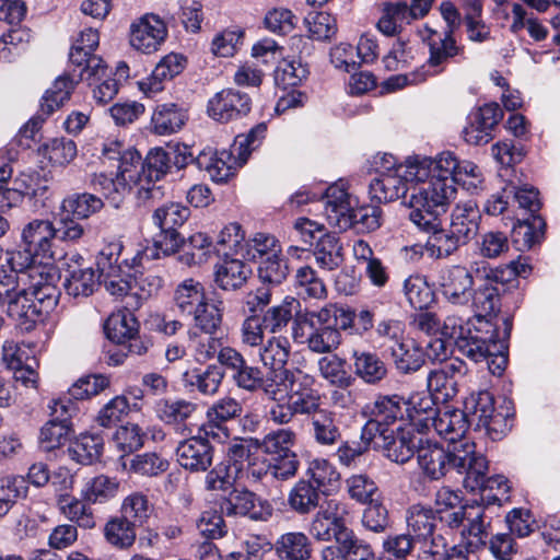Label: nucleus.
Here are the masks:
<instances>
[{"label": "nucleus", "instance_id": "9", "mask_svg": "<svg viewBox=\"0 0 560 560\" xmlns=\"http://www.w3.org/2000/svg\"><path fill=\"white\" fill-rule=\"evenodd\" d=\"M468 369L466 363L458 359H452L429 372L427 377L428 389L436 399L448 401L458 393L460 381Z\"/></svg>", "mask_w": 560, "mask_h": 560}, {"label": "nucleus", "instance_id": "62", "mask_svg": "<svg viewBox=\"0 0 560 560\" xmlns=\"http://www.w3.org/2000/svg\"><path fill=\"white\" fill-rule=\"evenodd\" d=\"M404 293L409 304L418 310L429 307L434 301V292L427 280L419 275L408 277L404 282Z\"/></svg>", "mask_w": 560, "mask_h": 560}, {"label": "nucleus", "instance_id": "15", "mask_svg": "<svg viewBox=\"0 0 560 560\" xmlns=\"http://www.w3.org/2000/svg\"><path fill=\"white\" fill-rule=\"evenodd\" d=\"M436 513L440 520L450 528H459L465 521H469L477 511L472 506H479L478 500H463L457 492H436Z\"/></svg>", "mask_w": 560, "mask_h": 560}, {"label": "nucleus", "instance_id": "61", "mask_svg": "<svg viewBox=\"0 0 560 560\" xmlns=\"http://www.w3.org/2000/svg\"><path fill=\"white\" fill-rule=\"evenodd\" d=\"M160 235L155 241V248H147L143 252H138V254L132 258V264L130 268H136L139 266L143 258L153 259L158 258V249H161L164 255H170L175 253L182 245H184V240L180 237V234L177 232V228H173V230H160Z\"/></svg>", "mask_w": 560, "mask_h": 560}, {"label": "nucleus", "instance_id": "40", "mask_svg": "<svg viewBox=\"0 0 560 560\" xmlns=\"http://www.w3.org/2000/svg\"><path fill=\"white\" fill-rule=\"evenodd\" d=\"M275 551L280 560H308L312 556L311 540L301 532L285 533L276 540Z\"/></svg>", "mask_w": 560, "mask_h": 560}, {"label": "nucleus", "instance_id": "52", "mask_svg": "<svg viewBox=\"0 0 560 560\" xmlns=\"http://www.w3.org/2000/svg\"><path fill=\"white\" fill-rule=\"evenodd\" d=\"M352 358L355 374L365 383L376 384L386 376L387 368L376 353L354 350Z\"/></svg>", "mask_w": 560, "mask_h": 560}, {"label": "nucleus", "instance_id": "26", "mask_svg": "<svg viewBox=\"0 0 560 560\" xmlns=\"http://www.w3.org/2000/svg\"><path fill=\"white\" fill-rule=\"evenodd\" d=\"M464 411L470 423L483 427L488 431H495V423L500 422L501 415L494 412L493 397L487 390L471 394L464 400Z\"/></svg>", "mask_w": 560, "mask_h": 560}, {"label": "nucleus", "instance_id": "6", "mask_svg": "<svg viewBox=\"0 0 560 560\" xmlns=\"http://www.w3.org/2000/svg\"><path fill=\"white\" fill-rule=\"evenodd\" d=\"M409 219L429 235L424 245L427 254L433 259H446L467 243L450 226H442L438 217L421 215L419 212L409 214Z\"/></svg>", "mask_w": 560, "mask_h": 560}, {"label": "nucleus", "instance_id": "30", "mask_svg": "<svg viewBox=\"0 0 560 560\" xmlns=\"http://www.w3.org/2000/svg\"><path fill=\"white\" fill-rule=\"evenodd\" d=\"M96 494L97 492H81V497L77 498L66 492L58 500L59 510L67 518L78 523L79 526L92 528L94 520L90 505L96 500Z\"/></svg>", "mask_w": 560, "mask_h": 560}, {"label": "nucleus", "instance_id": "23", "mask_svg": "<svg viewBox=\"0 0 560 560\" xmlns=\"http://www.w3.org/2000/svg\"><path fill=\"white\" fill-rule=\"evenodd\" d=\"M177 460L186 469L205 471L212 464V446L206 438L192 436L179 443Z\"/></svg>", "mask_w": 560, "mask_h": 560}, {"label": "nucleus", "instance_id": "27", "mask_svg": "<svg viewBox=\"0 0 560 560\" xmlns=\"http://www.w3.org/2000/svg\"><path fill=\"white\" fill-rule=\"evenodd\" d=\"M186 66V58L179 54H168L153 69L151 75L139 82L140 90L152 96L163 90V83L179 74Z\"/></svg>", "mask_w": 560, "mask_h": 560}, {"label": "nucleus", "instance_id": "4", "mask_svg": "<svg viewBox=\"0 0 560 560\" xmlns=\"http://www.w3.org/2000/svg\"><path fill=\"white\" fill-rule=\"evenodd\" d=\"M121 248L120 243L105 246L97 256L96 266L106 290L114 296L124 298L125 307H129L127 302L135 303L138 291H135L133 276L126 273L119 261Z\"/></svg>", "mask_w": 560, "mask_h": 560}, {"label": "nucleus", "instance_id": "55", "mask_svg": "<svg viewBox=\"0 0 560 560\" xmlns=\"http://www.w3.org/2000/svg\"><path fill=\"white\" fill-rule=\"evenodd\" d=\"M294 289L302 299H325L327 289L317 272L310 266L300 267L294 276Z\"/></svg>", "mask_w": 560, "mask_h": 560}, {"label": "nucleus", "instance_id": "44", "mask_svg": "<svg viewBox=\"0 0 560 560\" xmlns=\"http://www.w3.org/2000/svg\"><path fill=\"white\" fill-rule=\"evenodd\" d=\"M407 526L409 535L412 536L415 541L424 540L434 535L435 530V514L430 506L423 504H413L407 510L406 514Z\"/></svg>", "mask_w": 560, "mask_h": 560}, {"label": "nucleus", "instance_id": "10", "mask_svg": "<svg viewBox=\"0 0 560 560\" xmlns=\"http://www.w3.org/2000/svg\"><path fill=\"white\" fill-rule=\"evenodd\" d=\"M466 443L472 442L464 441L459 444H454L453 447H448L445 451L438 443L431 442L429 439L418 438L417 455L420 468L432 480L443 477L450 467H454L457 470L453 453L456 447L462 448V445Z\"/></svg>", "mask_w": 560, "mask_h": 560}, {"label": "nucleus", "instance_id": "56", "mask_svg": "<svg viewBox=\"0 0 560 560\" xmlns=\"http://www.w3.org/2000/svg\"><path fill=\"white\" fill-rule=\"evenodd\" d=\"M136 524L125 517L110 518L104 527V536L112 546L119 549L131 547L136 540Z\"/></svg>", "mask_w": 560, "mask_h": 560}, {"label": "nucleus", "instance_id": "64", "mask_svg": "<svg viewBox=\"0 0 560 560\" xmlns=\"http://www.w3.org/2000/svg\"><path fill=\"white\" fill-rule=\"evenodd\" d=\"M415 542L419 545L418 560H456L452 555L453 546L448 547L442 535H434Z\"/></svg>", "mask_w": 560, "mask_h": 560}, {"label": "nucleus", "instance_id": "33", "mask_svg": "<svg viewBox=\"0 0 560 560\" xmlns=\"http://www.w3.org/2000/svg\"><path fill=\"white\" fill-rule=\"evenodd\" d=\"M302 329L299 341L305 343L307 349L314 353H331L341 343V334L337 329L314 327L313 324L312 326H302ZM294 338L299 339L298 332L294 334Z\"/></svg>", "mask_w": 560, "mask_h": 560}, {"label": "nucleus", "instance_id": "63", "mask_svg": "<svg viewBox=\"0 0 560 560\" xmlns=\"http://www.w3.org/2000/svg\"><path fill=\"white\" fill-rule=\"evenodd\" d=\"M190 215V210L178 203L168 202L159 207L153 213V222L160 230H173L182 226Z\"/></svg>", "mask_w": 560, "mask_h": 560}, {"label": "nucleus", "instance_id": "54", "mask_svg": "<svg viewBox=\"0 0 560 560\" xmlns=\"http://www.w3.org/2000/svg\"><path fill=\"white\" fill-rule=\"evenodd\" d=\"M298 306L300 302L296 299L287 296L280 304L269 307L261 317L266 331L278 334L284 330Z\"/></svg>", "mask_w": 560, "mask_h": 560}, {"label": "nucleus", "instance_id": "34", "mask_svg": "<svg viewBox=\"0 0 560 560\" xmlns=\"http://www.w3.org/2000/svg\"><path fill=\"white\" fill-rule=\"evenodd\" d=\"M195 163L199 170L206 171L217 183L226 182L235 173L234 159L225 150L215 153L201 151L195 159Z\"/></svg>", "mask_w": 560, "mask_h": 560}, {"label": "nucleus", "instance_id": "35", "mask_svg": "<svg viewBox=\"0 0 560 560\" xmlns=\"http://www.w3.org/2000/svg\"><path fill=\"white\" fill-rule=\"evenodd\" d=\"M224 380V371L217 364H209L206 369H192L183 374L186 387L198 390L202 395L213 396Z\"/></svg>", "mask_w": 560, "mask_h": 560}, {"label": "nucleus", "instance_id": "60", "mask_svg": "<svg viewBox=\"0 0 560 560\" xmlns=\"http://www.w3.org/2000/svg\"><path fill=\"white\" fill-rule=\"evenodd\" d=\"M184 254L182 260L187 265H201L207 261L213 250L220 253L221 248H217L205 233H195L186 242H184Z\"/></svg>", "mask_w": 560, "mask_h": 560}, {"label": "nucleus", "instance_id": "47", "mask_svg": "<svg viewBox=\"0 0 560 560\" xmlns=\"http://www.w3.org/2000/svg\"><path fill=\"white\" fill-rule=\"evenodd\" d=\"M103 207L102 198L90 192H74L63 198L60 210L78 220H85L100 212Z\"/></svg>", "mask_w": 560, "mask_h": 560}, {"label": "nucleus", "instance_id": "45", "mask_svg": "<svg viewBox=\"0 0 560 560\" xmlns=\"http://www.w3.org/2000/svg\"><path fill=\"white\" fill-rule=\"evenodd\" d=\"M130 310L131 307H125L107 318L104 329L107 338L112 341L124 343L137 335L139 324Z\"/></svg>", "mask_w": 560, "mask_h": 560}, {"label": "nucleus", "instance_id": "59", "mask_svg": "<svg viewBox=\"0 0 560 560\" xmlns=\"http://www.w3.org/2000/svg\"><path fill=\"white\" fill-rule=\"evenodd\" d=\"M373 420L382 427L388 428L404 416V399L397 395L381 396L374 401L372 411Z\"/></svg>", "mask_w": 560, "mask_h": 560}, {"label": "nucleus", "instance_id": "48", "mask_svg": "<svg viewBox=\"0 0 560 560\" xmlns=\"http://www.w3.org/2000/svg\"><path fill=\"white\" fill-rule=\"evenodd\" d=\"M104 440L97 433H82L69 446V456L77 463L91 465L100 459Z\"/></svg>", "mask_w": 560, "mask_h": 560}, {"label": "nucleus", "instance_id": "53", "mask_svg": "<svg viewBox=\"0 0 560 560\" xmlns=\"http://www.w3.org/2000/svg\"><path fill=\"white\" fill-rule=\"evenodd\" d=\"M545 222L538 215L530 220L518 221L512 230V242L518 250H528L539 243L544 234Z\"/></svg>", "mask_w": 560, "mask_h": 560}, {"label": "nucleus", "instance_id": "21", "mask_svg": "<svg viewBox=\"0 0 560 560\" xmlns=\"http://www.w3.org/2000/svg\"><path fill=\"white\" fill-rule=\"evenodd\" d=\"M315 378L301 370H296L294 381L289 389L288 399L300 411V415H312L320 408V395L314 387Z\"/></svg>", "mask_w": 560, "mask_h": 560}, {"label": "nucleus", "instance_id": "43", "mask_svg": "<svg viewBox=\"0 0 560 560\" xmlns=\"http://www.w3.org/2000/svg\"><path fill=\"white\" fill-rule=\"evenodd\" d=\"M290 354L291 343L283 336H272L258 348L259 361L269 370L287 369Z\"/></svg>", "mask_w": 560, "mask_h": 560}, {"label": "nucleus", "instance_id": "32", "mask_svg": "<svg viewBox=\"0 0 560 560\" xmlns=\"http://www.w3.org/2000/svg\"><path fill=\"white\" fill-rule=\"evenodd\" d=\"M74 257L78 267L72 268L68 266L63 287L69 295L86 298L94 292L101 279L96 277L95 271L91 267H82L80 264L82 257L80 255Z\"/></svg>", "mask_w": 560, "mask_h": 560}, {"label": "nucleus", "instance_id": "49", "mask_svg": "<svg viewBox=\"0 0 560 560\" xmlns=\"http://www.w3.org/2000/svg\"><path fill=\"white\" fill-rule=\"evenodd\" d=\"M207 301L201 282L191 278L182 281L174 292V302L180 313L190 315Z\"/></svg>", "mask_w": 560, "mask_h": 560}, {"label": "nucleus", "instance_id": "2", "mask_svg": "<svg viewBox=\"0 0 560 560\" xmlns=\"http://www.w3.org/2000/svg\"><path fill=\"white\" fill-rule=\"evenodd\" d=\"M472 329L467 330L465 339L458 341L457 349L466 358L478 363L488 360L491 354L508 351L506 339L512 327L509 318L504 319L505 329L502 336L497 325L490 319H480L479 324H472Z\"/></svg>", "mask_w": 560, "mask_h": 560}, {"label": "nucleus", "instance_id": "51", "mask_svg": "<svg viewBox=\"0 0 560 560\" xmlns=\"http://www.w3.org/2000/svg\"><path fill=\"white\" fill-rule=\"evenodd\" d=\"M250 273V267L244 261L225 258L215 271V282L223 290H235L246 282Z\"/></svg>", "mask_w": 560, "mask_h": 560}, {"label": "nucleus", "instance_id": "1", "mask_svg": "<svg viewBox=\"0 0 560 560\" xmlns=\"http://www.w3.org/2000/svg\"><path fill=\"white\" fill-rule=\"evenodd\" d=\"M5 305L8 315L28 330L37 322L44 320L57 305L56 289L48 283L35 284L30 288L20 285L5 300Z\"/></svg>", "mask_w": 560, "mask_h": 560}, {"label": "nucleus", "instance_id": "25", "mask_svg": "<svg viewBox=\"0 0 560 560\" xmlns=\"http://www.w3.org/2000/svg\"><path fill=\"white\" fill-rule=\"evenodd\" d=\"M470 420L464 410H445L439 412L432 419L431 427L444 440L450 442V447L464 441H469L465 434L469 428Z\"/></svg>", "mask_w": 560, "mask_h": 560}, {"label": "nucleus", "instance_id": "3", "mask_svg": "<svg viewBox=\"0 0 560 560\" xmlns=\"http://www.w3.org/2000/svg\"><path fill=\"white\" fill-rule=\"evenodd\" d=\"M475 443H466L462 448L456 447L454 463L459 474H465L463 483L465 490H494L504 488L511 490L509 479L503 475H494L486 478L488 460L481 454H477Z\"/></svg>", "mask_w": 560, "mask_h": 560}, {"label": "nucleus", "instance_id": "42", "mask_svg": "<svg viewBox=\"0 0 560 560\" xmlns=\"http://www.w3.org/2000/svg\"><path fill=\"white\" fill-rule=\"evenodd\" d=\"M470 302L476 311L472 324H479L480 319H490L500 310V293L497 285L485 280V283L476 290L472 289Z\"/></svg>", "mask_w": 560, "mask_h": 560}, {"label": "nucleus", "instance_id": "36", "mask_svg": "<svg viewBox=\"0 0 560 560\" xmlns=\"http://www.w3.org/2000/svg\"><path fill=\"white\" fill-rule=\"evenodd\" d=\"M313 246V255L320 269L331 271L342 264L343 248L335 233L320 234Z\"/></svg>", "mask_w": 560, "mask_h": 560}, {"label": "nucleus", "instance_id": "24", "mask_svg": "<svg viewBox=\"0 0 560 560\" xmlns=\"http://www.w3.org/2000/svg\"><path fill=\"white\" fill-rule=\"evenodd\" d=\"M418 438L401 428L396 431L388 429L386 436L381 438L382 443L378 442L380 451L392 462L404 464L413 456Z\"/></svg>", "mask_w": 560, "mask_h": 560}, {"label": "nucleus", "instance_id": "28", "mask_svg": "<svg viewBox=\"0 0 560 560\" xmlns=\"http://www.w3.org/2000/svg\"><path fill=\"white\" fill-rule=\"evenodd\" d=\"M481 212L472 200L457 203L451 212L448 226L467 244L474 240L480 228Z\"/></svg>", "mask_w": 560, "mask_h": 560}, {"label": "nucleus", "instance_id": "17", "mask_svg": "<svg viewBox=\"0 0 560 560\" xmlns=\"http://www.w3.org/2000/svg\"><path fill=\"white\" fill-rule=\"evenodd\" d=\"M324 214L331 226L341 231L352 228L350 195L339 185H331L322 198Z\"/></svg>", "mask_w": 560, "mask_h": 560}, {"label": "nucleus", "instance_id": "57", "mask_svg": "<svg viewBox=\"0 0 560 560\" xmlns=\"http://www.w3.org/2000/svg\"><path fill=\"white\" fill-rule=\"evenodd\" d=\"M197 405L186 399H161L156 402L158 417L168 424L182 423L196 412Z\"/></svg>", "mask_w": 560, "mask_h": 560}, {"label": "nucleus", "instance_id": "29", "mask_svg": "<svg viewBox=\"0 0 560 560\" xmlns=\"http://www.w3.org/2000/svg\"><path fill=\"white\" fill-rule=\"evenodd\" d=\"M407 191L408 186H406L397 168H395L394 173L380 172L369 185L370 198L377 203L395 201L400 197H405Z\"/></svg>", "mask_w": 560, "mask_h": 560}, {"label": "nucleus", "instance_id": "31", "mask_svg": "<svg viewBox=\"0 0 560 560\" xmlns=\"http://www.w3.org/2000/svg\"><path fill=\"white\" fill-rule=\"evenodd\" d=\"M243 476L248 487L260 483L264 487L277 488L276 481L293 477V464L287 462L283 466H278L275 463H253L246 470L243 469Z\"/></svg>", "mask_w": 560, "mask_h": 560}, {"label": "nucleus", "instance_id": "58", "mask_svg": "<svg viewBox=\"0 0 560 560\" xmlns=\"http://www.w3.org/2000/svg\"><path fill=\"white\" fill-rule=\"evenodd\" d=\"M404 407L410 421L425 429H429L436 416L431 394H415L408 401H404Z\"/></svg>", "mask_w": 560, "mask_h": 560}, {"label": "nucleus", "instance_id": "11", "mask_svg": "<svg viewBox=\"0 0 560 560\" xmlns=\"http://www.w3.org/2000/svg\"><path fill=\"white\" fill-rule=\"evenodd\" d=\"M209 116L219 122L237 120L252 109V98L247 93L229 88L215 93L208 101Z\"/></svg>", "mask_w": 560, "mask_h": 560}, {"label": "nucleus", "instance_id": "38", "mask_svg": "<svg viewBox=\"0 0 560 560\" xmlns=\"http://www.w3.org/2000/svg\"><path fill=\"white\" fill-rule=\"evenodd\" d=\"M295 372L296 370L276 369L265 375L260 371V381L256 392L261 390L267 398L273 401L284 400L289 389H292L291 384L294 381Z\"/></svg>", "mask_w": 560, "mask_h": 560}, {"label": "nucleus", "instance_id": "37", "mask_svg": "<svg viewBox=\"0 0 560 560\" xmlns=\"http://www.w3.org/2000/svg\"><path fill=\"white\" fill-rule=\"evenodd\" d=\"M186 118L185 110L175 103L159 104L151 117V128L159 136L172 135L182 129Z\"/></svg>", "mask_w": 560, "mask_h": 560}, {"label": "nucleus", "instance_id": "5", "mask_svg": "<svg viewBox=\"0 0 560 560\" xmlns=\"http://www.w3.org/2000/svg\"><path fill=\"white\" fill-rule=\"evenodd\" d=\"M177 167H183L186 164V156L179 160L178 155L174 152H167L162 148H154L149 151L144 161L141 164V179L140 187L136 190V196L140 202L160 199L163 196L161 186L156 185L170 171L173 162Z\"/></svg>", "mask_w": 560, "mask_h": 560}, {"label": "nucleus", "instance_id": "20", "mask_svg": "<svg viewBox=\"0 0 560 560\" xmlns=\"http://www.w3.org/2000/svg\"><path fill=\"white\" fill-rule=\"evenodd\" d=\"M345 513L338 501L325 498L311 525L313 537L322 541L331 540L337 530L345 525Z\"/></svg>", "mask_w": 560, "mask_h": 560}, {"label": "nucleus", "instance_id": "8", "mask_svg": "<svg viewBox=\"0 0 560 560\" xmlns=\"http://www.w3.org/2000/svg\"><path fill=\"white\" fill-rule=\"evenodd\" d=\"M100 43V36L96 30L86 28L81 32L80 37L72 46L69 54L70 67H79L80 77L88 73L89 77H95L101 80L107 73V66L104 60L93 54Z\"/></svg>", "mask_w": 560, "mask_h": 560}, {"label": "nucleus", "instance_id": "22", "mask_svg": "<svg viewBox=\"0 0 560 560\" xmlns=\"http://www.w3.org/2000/svg\"><path fill=\"white\" fill-rule=\"evenodd\" d=\"M296 434L291 429H279L268 433L260 443L264 453L272 456L276 465L293 464V476L298 470V458L291 450L295 443Z\"/></svg>", "mask_w": 560, "mask_h": 560}, {"label": "nucleus", "instance_id": "12", "mask_svg": "<svg viewBox=\"0 0 560 560\" xmlns=\"http://www.w3.org/2000/svg\"><path fill=\"white\" fill-rule=\"evenodd\" d=\"M438 284L442 296L453 305H467L471 300L474 277L465 266L452 265L443 268Z\"/></svg>", "mask_w": 560, "mask_h": 560}, {"label": "nucleus", "instance_id": "13", "mask_svg": "<svg viewBox=\"0 0 560 560\" xmlns=\"http://www.w3.org/2000/svg\"><path fill=\"white\" fill-rule=\"evenodd\" d=\"M167 37V26L156 14L147 13L130 27L131 46L144 54L156 51Z\"/></svg>", "mask_w": 560, "mask_h": 560}, {"label": "nucleus", "instance_id": "19", "mask_svg": "<svg viewBox=\"0 0 560 560\" xmlns=\"http://www.w3.org/2000/svg\"><path fill=\"white\" fill-rule=\"evenodd\" d=\"M92 79L96 80L95 77H89L88 73H83L80 77L79 67L74 69V67L69 66L68 73L58 77L51 88L46 91L40 104V110L47 116L52 114L69 100L77 83L80 81H90Z\"/></svg>", "mask_w": 560, "mask_h": 560}, {"label": "nucleus", "instance_id": "50", "mask_svg": "<svg viewBox=\"0 0 560 560\" xmlns=\"http://www.w3.org/2000/svg\"><path fill=\"white\" fill-rule=\"evenodd\" d=\"M208 490H247L240 464L218 466L207 475Z\"/></svg>", "mask_w": 560, "mask_h": 560}, {"label": "nucleus", "instance_id": "7", "mask_svg": "<svg viewBox=\"0 0 560 560\" xmlns=\"http://www.w3.org/2000/svg\"><path fill=\"white\" fill-rule=\"evenodd\" d=\"M455 195L454 180L431 177L424 186L415 188L411 192L407 202L411 209L409 214L419 212L423 217L425 214L438 217L441 211L445 210V206L455 198Z\"/></svg>", "mask_w": 560, "mask_h": 560}, {"label": "nucleus", "instance_id": "16", "mask_svg": "<svg viewBox=\"0 0 560 560\" xmlns=\"http://www.w3.org/2000/svg\"><path fill=\"white\" fill-rule=\"evenodd\" d=\"M221 513L228 515H244L255 521H266L272 512L267 500H262L255 492H230L228 498L220 502Z\"/></svg>", "mask_w": 560, "mask_h": 560}, {"label": "nucleus", "instance_id": "46", "mask_svg": "<svg viewBox=\"0 0 560 560\" xmlns=\"http://www.w3.org/2000/svg\"><path fill=\"white\" fill-rule=\"evenodd\" d=\"M312 415L310 424L314 441L322 446L335 445L341 438L335 413L319 408Z\"/></svg>", "mask_w": 560, "mask_h": 560}, {"label": "nucleus", "instance_id": "41", "mask_svg": "<svg viewBox=\"0 0 560 560\" xmlns=\"http://www.w3.org/2000/svg\"><path fill=\"white\" fill-rule=\"evenodd\" d=\"M430 57L427 63L421 67H425V70H430L429 77L441 73L447 60L455 57L463 51V47L456 45L453 35H443L439 39H431L429 42Z\"/></svg>", "mask_w": 560, "mask_h": 560}, {"label": "nucleus", "instance_id": "18", "mask_svg": "<svg viewBox=\"0 0 560 560\" xmlns=\"http://www.w3.org/2000/svg\"><path fill=\"white\" fill-rule=\"evenodd\" d=\"M24 249L28 256L51 258V245L55 238L54 223L49 220H33L22 232Z\"/></svg>", "mask_w": 560, "mask_h": 560}, {"label": "nucleus", "instance_id": "14", "mask_svg": "<svg viewBox=\"0 0 560 560\" xmlns=\"http://www.w3.org/2000/svg\"><path fill=\"white\" fill-rule=\"evenodd\" d=\"M477 510L471 515L468 524L460 532V540L453 546V556L456 560H469V555L475 553L487 545L488 525L483 520V505L472 506Z\"/></svg>", "mask_w": 560, "mask_h": 560}, {"label": "nucleus", "instance_id": "39", "mask_svg": "<svg viewBox=\"0 0 560 560\" xmlns=\"http://www.w3.org/2000/svg\"><path fill=\"white\" fill-rule=\"evenodd\" d=\"M389 349L396 369L404 374L417 372L425 362V354L415 340H402Z\"/></svg>", "mask_w": 560, "mask_h": 560}]
</instances>
